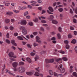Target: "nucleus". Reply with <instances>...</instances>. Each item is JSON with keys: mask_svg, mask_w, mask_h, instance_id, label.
Returning <instances> with one entry per match:
<instances>
[{"mask_svg": "<svg viewBox=\"0 0 77 77\" xmlns=\"http://www.w3.org/2000/svg\"><path fill=\"white\" fill-rule=\"evenodd\" d=\"M20 30H22V33L23 35H26L27 33V30L26 29L25 27L23 26H21L20 27Z\"/></svg>", "mask_w": 77, "mask_h": 77, "instance_id": "obj_1", "label": "nucleus"}, {"mask_svg": "<svg viewBox=\"0 0 77 77\" xmlns=\"http://www.w3.org/2000/svg\"><path fill=\"white\" fill-rule=\"evenodd\" d=\"M63 59L64 61H67L68 60V59L66 57H63L61 58H58L56 60V61L57 62H58L59 63H61L59 62L60 60H62Z\"/></svg>", "mask_w": 77, "mask_h": 77, "instance_id": "obj_2", "label": "nucleus"}, {"mask_svg": "<svg viewBox=\"0 0 77 77\" xmlns=\"http://www.w3.org/2000/svg\"><path fill=\"white\" fill-rule=\"evenodd\" d=\"M17 70L18 72H24V68L23 67H20L17 69Z\"/></svg>", "mask_w": 77, "mask_h": 77, "instance_id": "obj_3", "label": "nucleus"}, {"mask_svg": "<svg viewBox=\"0 0 77 77\" xmlns=\"http://www.w3.org/2000/svg\"><path fill=\"white\" fill-rule=\"evenodd\" d=\"M10 57H14V58H17V56H14V54L13 52H11L8 54Z\"/></svg>", "mask_w": 77, "mask_h": 77, "instance_id": "obj_4", "label": "nucleus"}, {"mask_svg": "<svg viewBox=\"0 0 77 77\" xmlns=\"http://www.w3.org/2000/svg\"><path fill=\"white\" fill-rule=\"evenodd\" d=\"M12 66L14 68H16L18 66V63L14 62L12 64Z\"/></svg>", "mask_w": 77, "mask_h": 77, "instance_id": "obj_5", "label": "nucleus"}, {"mask_svg": "<svg viewBox=\"0 0 77 77\" xmlns=\"http://www.w3.org/2000/svg\"><path fill=\"white\" fill-rule=\"evenodd\" d=\"M36 39H37L36 41L39 43V44H41V40H39V39H40L39 37L38 36H36Z\"/></svg>", "mask_w": 77, "mask_h": 77, "instance_id": "obj_6", "label": "nucleus"}, {"mask_svg": "<svg viewBox=\"0 0 77 77\" xmlns=\"http://www.w3.org/2000/svg\"><path fill=\"white\" fill-rule=\"evenodd\" d=\"M5 71L6 72H8L9 74H10V75H13V76H15V74H13L12 73L10 72V71L8 69H6L5 70Z\"/></svg>", "mask_w": 77, "mask_h": 77, "instance_id": "obj_7", "label": "nucleus"}, {"mask_svg": "<svg viewBox=\"0 0 77 77\" xmlns=\"http://www.w3.org/2000/svg\"><path fill=\"white\" fill-rule=\"evenodd\" d=\"M21 23L22 24H23L26 25V24H27V21L25 20H23L21 21Z\"/></svg>", "mask_w": 77, "mask_h": 77, "instance_id": "obj_8", "label": "nucleus"}, {"mask_svg": "<svg viewBox=\"0 0 77 77\" xmlns=\"http://www.w3.org/2000/svg\"><path fill=\"white\" fill-rule=\"evenodd\" d=\"M60 71L61 73H64L65 71V69L64 68H62L60 69Z\"/></svg>", "mask_w": 77, "mask_h": 77, "instance_id": "obj_9", "label": "nucleus"}, {"mask_svg": "<svg viewBox=\"0 0 77 77\" xmlns=\"http://www.w3.org/2000/svg\"><path fill=\"white\" fill-rule=\"evenodd\" d=\"M52 22L53 24H57V23H58V22L56 20H53Z\"/></svg>", "mask_w": 77, "mask_h": 77, "instance_id": "obj_10", "label": "nucleus"}, {"mask_svg": "<svg viewBox=\"0 0 77 77\" xmlns=\"http://www.w3.org/2000/svg\"><path fill=\"white\" fill-rule=\"evenodd\" d=\"M11 43L14 45H15V46H17V44H16L15 42V40H12L11 41Z\"/></svg>", "mask_w": 77, "mask_h": 77, "instance_id": "obj_11", "label": "nucleus"}, {"mask_svg": "<svg viewBox=\"0 0 77 77\" xmlns=\"http://www.w3.org/2000/svg\"><path fill=\"white\" fill-rule=\"evenodd\" d=\"M6 14L7 15H11V14H13V13L11 11L7 12L6 13Z\"/></svg>", "mask_w": 77, "mask_h": 77, "instance_id": "obj_12", "label": "nucleus"}, {"mask_svg": "<svg viewBox=\"0 0 77 77\" xmlns=\"http://www.w3.org/2000/svg\"><path fill=\"white\" fill-rule=\"evenodd\" d=\"M26 60L27 61V62H29V63H31V62H32V60H31V59H30V58L29 57L27 58L26 59Z\"/></svg>", "mask_w": 77, "mask_h": 77, "instance_id": "obj_13", "label": "nucleus"}, {"mask_svg": "<svg viewBox=\"0 0 77 77\" xmlns=\"http://www.w3.org/2000/svg\"><path fill=\"white\" fill-rule=\"evenodd\" d=\"M26 74L27 75H32V74H33V72H26Z\"/></svg>", "mask_w": 77, "mask_h": 77, "instance_id": "obj_14", "label": "nucleus"}, {"mask_svg": "<svg viewBox=\"0 0 77 77\" xmlns=\"http://www.w3.org/2000/svg\"><path fill=\"white\" fill-rule=\"evenodd\" d=\"M73 68V67H72V66H70V69L69 70V72H73V69H72Z\"/></svg>", "mask_w": 77, "mask_h": 77, "instance_id": "obj_15", "label": "nucleus"}, {"mask_svg": "<svg viewBox=\"0 0 77 77\" xmlns=\"http://www.w3.org/2000/svg\"><path fill=\"white\" fill-rule=\"evenodd\" d=\"M71 6L73 8V11H75L76 14H77V8H76L75 9H74L73 7H72V5H71Z\"/></svg>", "mask_w": 77, "mask_h": 77, "instance_id": "obj_16", "label": "nucleus"}, {"mask_svg": "<svg viewBox=\"0 0 77 77\" xmlns=\"http://www.w3.org/2000/svg\"><path fill=\"white\" fill-rule=\"evenodd\" d=\"M49 74L51 75H53V71H52V70H50L49 71Z\"/></svg>", "mask_w": 77, "mask_h": 77, "instance_id": "obj_17", "label": "nucleus"}, {"mask_svg": "<svg viewBox=\"0 0 77 77\" xmlns=\"http://www.w3.org/2000/svg\"><path fill=\"white\" fill-rule=\"evenodd\" d=\"M48 9H49V11H51V12H53V9L52 7H49L48 8Z\"/></svg>", "mask_w": 77, "mask_h": 77, "instance_id": "obj_18", "label": "nucleus"}, {"mask_svg": "<svg viewBox=\"0 0 77 77\" xmlns=\"http://www.w3.org/2000/svg\"><path fill=\"white\" fill-rule=\"evenodd\" d=\"M13 11L15 14H18L20 12V11L18 10H14Z\"/></svg>", "mask_w": 77, "mask_h": 77, "instance_id": "obj_19", "label": "nucleus"}, {"mask_svg": "<svg viewBox=\"0 0 77 77\" xmlns=\"http://www.w3.org/2000/svg\"><path fill=\"white\" fill-rule=\"evenodd\" d=\"M63 66L62 64H60L59 65V66L58 67V69L59 70H60V68H62Z\"/></svg>", "mask_w": 77, "mask_h": 77, "instance_id": "obj_20", "label": "nucleus"}, {"mask_svg": "<svg viewBox=\"0 0 77 77\" xmlns=\"http://www.w3.org/2000/svg\"><path fill=\"white\" fill-rule=\"evenodd\" d=\"M10 20H9L8 19H5V23H9V21Z\"/></svg>", "mask_w": 77, "mask_h": 77, "instance_id": "obj_21", "label": "nucleus"}, {"mask_svg": "<svg viewBox=\"0 0 77 77\" xmlns=\"http://www.w3.org/2000/svg\"><path fill=\"white\" fill-rule=\"evenodd\" d=\"M54 59H49V62L50 63H53V62H54Z\"/></svg>", "mask_w": 77, "mask_h": 77, "instance_id": "obj_22", "label": "nucleus"}, {"mask_svg": "<svg viewBox=\"0 0 77 77\" xmlns=\"http://www.w3.org/2000/svg\"><path fill=\"white\" fill-rule=\"evenodd\" d=\"M33 21L35 23H38V18H36L35 20H33Z\"/></svg>", "mask_w": 77, "mask_h": 77, "instance_id": "obj_23", "label": "nucleus"}, {"mask_svg": "<svg viewBox=\"0 0 77 77\" xmlns=\"http://www.w3.org/2000/svg\"><path fill=\"white\" fill-rule=\"evenodd\" d=\"M38 18L40 20H41V18H42V19H45L46 18L45 17H44L43 16H41V17H38Z\"/></svg>", "mask_w": 77, "mask_h": 77, "instance_id": "obj_24", "label": "nucleus"}, {"mask_svg": "<svg viewBox=\"0 0 77 77\" xmlns=\"http://www.w3.org/2000/svg\"><path fill=\"white\" fill-rule=\"evenodd\" d=\"M5 64H4V67L2 69V74H3V73H4V72H3V70H4V69H5Z\"/></svg>", "mask_w": 77, "mask_h": 77, "instance_id": "obj_25", "label": "nucleus"}, {"mask_svg": "<svg viewBox=\"0 0 77 77\" xmlns=\"http://www.w3.org/2000/svg\"><path fill=\"white\" fill-rule=\"evenodd\" d=\"M17 38L18 39H20V40H22V41H23V38H22V37L20 36H18L17 37Z\"/></svg>", "mask_w": 77, "mask_h": 77, "instance_id": "obj_26", "label": "nucleus"}, {"mask_svg": "<svg viewBox=\"0 0 77 77\" xmlns=\"http://www.w3.org/2000/svg\"><path fill=\"white\" fill-rule=\"evenodd\" d=\"M38 59H39V57L37 55L35 58V61H37V60H38Z\"/></svg>", "mask_w": 77, "mask_h": 77, "instance_id": "obj_27", "label": "nucleus"}, {"mask_svg": "<svg viewBox=\"0 0 77 77\" xmlns=\"http://www.w3.org/2000/svg\"><path fill=\"white\" fill-rule=\"evenodd\" d=\"M5 42H6V43H7V44H10V41L8 39L5 40Z\"/></svg>", "mask_w": 77, "mask_h": 77, "instance_id": "obj_28", "label": "nucleus"}, {"mask_svg": "<svg viewBox=\"0 0 77 77\" xmlns=\"http://www.w3.org/2000/svg\"><path fill=\"white\" fill-rule=\"evenodd\" d=\"M19 65H24V63L23 62H20L19 63Z\"/></svg>", "mask_w": 77, "mask_h": 77, "instance_id": "obj_29", "label": "nucleus"}, {"mask_svg": "<svg viewBox=\"0 0 77 77\" xmlns=\"http://www.w3.org/2000/svg\"><path fill=\"white\" fill-rule=\"evenodd\" d=\"M71 43L73 44H75L76 43V41L74 39H73L71 42Z\"/></svg>", "mask_w": 77, "mask_h": 77, "instance_id": "obj_30", "label": "nucleus"}, {"mask_svg": "<svg viewBox=\"0 0 77 77\" xmlns=\"http://www.w3.org/2000/svg\"><path fill=\"white\" fill-rule=\"evenodd\" d=\"M45 62L46 63H50V59H46L45 60Z\"/></svg>", "mask_w": 77, "mask_h": 77, "instance_id": "obj_31", "label": "nucleus"}, {"mask_svg": "<svg viewBox=\"0 0 77 77\" xmlns=\"http://www.w3.org/2000/svg\"><path fill=\"white\" fill-rule=\"evenodd\" d=\"M73 75L75 77H77V73L75 72H74L73 73Z\"/></svg>", "mask_w": 77, "mask_h": 77, "instance_id": "obj_32", "label": "nucleus"}, {"mask_svg": "<svg viewBox=\"0 0 77 77\" xmlns=\"http://www.w3.org/2000/svg\"><path fill=\"white\" fill-rule=\"evenodd\" d=\"M29 26H33V23L32 22H29Z\"/></svg>", "mask_w": 77, "mask_h": 77, "instance_id": "obj_33", "label": "nucleus"}, {"mask_svg": "<svg viewBox=\"0 0 77 77\" xmlns=\"http://www.w3.org/2000/svg\"><path fill=\"white\" fill-rule=\"evenodd\" d=\"M30 3H33V4H36L37 3L35 1H31L30 2Z\"/></svg>", "mask_w": 77, "mask_h": 77, "instance_id": "obj_34", "label": "nucleus"}, {"mask_svg": "<svg viewBox=\"0 0 77 77\" xmlns=\"http://www.w3.org/2000/svg\"><path fill=\"white\" fill-rule=\"evenodd\" d=\"M50 17L51 20V19H53V18H54V16H53V15H50Z\"/></svg>", "mask_w": 77, "mask_h": 77, "instance_id": "obj_35", "label": "nucleus"}, {"mask_svg": "<svg viewBox=\"0 0 77 77\" xmlns=\"http://www.w3.org/2000/svg\"><path fill=\"white\" fill-rule=\"evenodd\" d=\"M35 75H36V76H37L38 77L39 76V73L38 72H36L35 74Z\"/></svg>", "mask_w": 77, "mask_h": 77, "instance_id": "obj_36", "label": "nucleus"}, {"mask_svg": "<svg viewBox=\"0 0 77 77\" xmlns=\"http://www.w3.org/2000/svg\"><path fill=\"white\" fill-rule=\"evenodd\" d=\"M57 36L58 37V39H60V38L61 37V36H60V35L59 33H58L57 34Z\"/></svg>", "mask_w": 77, "mask_h": 77, "instance_id": "obj_37", "label": "nucleus"}, {"mask_svg": "<svg viewBox=\"0 0 77 77\" xmlns=\"http://www.w3.org/2000/svg\"><path fill=\"white\" fill-rule=\"evenodd\" d=\"M41 23H47L46 21L43 20H41Z\"/></svg>", "mask_w": 77, "mask_h": 77, "instance_id": "obj_38", "label": "nucleus"}, {"mask_svg": "<svg viewBox=\"0 0 77 77\" xmlns=\"http://www.w3.org/2000/svg\"><path fill=\"white\" fill-rule=\"evenodd\" d=\"M27 15H28V11H27L25 12L24 14V16H26Z\"/></svg>", "mask_w": 77, "mask_h": 77, "instance_id": "obj_39", "label": "nucleus"}, {"mask_svg": "<svg viewBox=\"0 0 77 77\" xmlns=\"http://www.w3.org/2000/svg\"><path fill=\"white\" fill-rule=\"evenodd\" d=\"M28 8H29V9H32V6L30 5H28L27 6Z\"/></svg>", "mask_w": 77, "mask_h": 77, "instance_id": "obj_40", "label": "nucleus"}, {"mask_svg": "<svg viewBox=\"0 0 77 77\" xmlns=\"http://www.w3.org/2000/svg\"><path fill=\"white\" fill-rule=\"evenodd\" d=\"M9 5H10V3H5V5L6 6H9Z\"/></svg>", "mask_w": 77, "mask_h": 77, "instance_id": "obj_41", "label": "nucleus"}, {"mask_svg": "<svg viewBox=\"0 0 77 77\" xmlns=\"http://www.w3.org/2000/svg\"><path fill=\"white\" fill-rule=\"evenodd\" d=\"M63 9L61 8H60L58 9V11H59V12H62L63 11Z\"/></svg>", "mask_w": 77, "mask_h": 77, "instance_id": "obj_42", "label": "nucleus"}, {"mask_svg": "<svg viewBox=\"0 0 77 77\" xmlns=\"http://www.w3.org/2000/svg\"><path fill=\"white\" fill-rule=\"evenodd\" d=\"M27 9V8H26V7H23L21 8V10H23V9Z\"/></svg>", "mask_w": 77, "mask_h": 77, "instance_id": "obj_43", "label": "nucleus"}, {"mask_svg": "<svg viewBox=\"0 0 77 77\" xmlns=\"http://www.w3.org/2000/svg\"><path fill=\"white\" fill-rule=\"evenodd\" d=\"M58 30L59 32H62V28L60 27H59L58 28Z\"/></svg>", "mask_w": 77, "mask_h": 77, "instance_id": "obj_44", "label": "nucleus"}, {"mask_svg": "<svg viewBox=\"0 0 77 77\" xmlns=\"http://www.w3.org/2000/svg\"><path fill=\"white\" fill-rule=\"evenodd\" d=\"M30 54L31 56H34L35 55V53L33 52H32Z\"/></svg>", "mask_w": 77, "mask_h": 77, "instance_id": "obj_45", "label": "nucleus"}, {"mask_svg": "<svg viewBox=\"0 0 77 77\" xmlns=\"http://www.w3.org/2000/svg\"><path fill=\"white\" fill-rule=\"evenodd\" d=\"M66 48L67 49H69V45H67L66 46Z\"/></svg>", "mask_w": 77, "mask_h": 77, "instance_id": "obj_46", "label": "nucleus"}, {"mask_svg": "<svg viewBox=\"0 0 77 77\" xmlns=\"http://www.w3.org/2000/svg\"><path fill=\"white\" fill-rule=\"evenodd\" d=\"M62 75L61 74H59L57 75V77H62Z\"/></svg>", "mask_w": 77, "mask_h": 77, "instance_id": "obj_47", "label": "nucleus"}, {"mask_svg": "<svg viewBox=\"0 0 77 77\" xmlns=\"http://www.w3.org/2000/svg\"><path fill=\"white\" fill-rule=\"evenodd\" d=\"M10 60H12L13 61H16V60L14 58H10Z\"/></svg>", "mask_w": 77, "mask_h": 77, "instance_id": "obj_48", "label": "nucleus"}, {"mask_svg": "<svg viewBox=\"0 0 77 77\" xmlns=\"http://www.w3.org/2000/svg\"><path fill=\"white\" fill-rule=\"evenodd\" d=\"M40 30L42 32H44V29L42 27H41L40 28Z\"/></svg>", "mask_w": 77, "mask_h": 77, "instance_id": "obj_49", "label": "nucleus"}, {"mask_svg": "<svg viewBox=\"0 0 77 77\" xmlns=\"http://www.w3.org/2000/svg\"><path fill=\"white\" fill-rule=\"evenodd\" d=\"M33 34L34 35H35V36L36 35L38 34V32H33Z\"/></svg>", "mask_w": 77, "mask_h": 77, "instance_id": "obj_50", "label": "nucleus"}, {"mask_svg": "<svg viewBox=\"0 0 77 77\" xmlns=\"http://www.w3.org/2000/svg\"><path fill=\"white\" fill-rule=\"evenodd\" d=\"M68 37L69 38H72V35H71V34H69V35H68Z\"/></svg>", "mask_w": 77, "mask_h": 77, "instance_id": "obj_51", "label": "nucleus"}, {"mask_svg": "<svg viewBox=\"0 0 77 77\" xmlns=\"http://www.w3.org/2000/svg\"><path fill=\"white\" fill-rule=\"evenodd\" d=\"M75 52L77 53V46H76L75 48Z\"/></svg>", "mask_w": 77, "mask_h": 77, "instance_id": "obj_52", "label": "nucleus"}, {"mask_svg": "<svg viewBox=\"0 0 77 77\" xmlns=\"http://www.w3.org/2000/svg\"><path fill=\"white\" fill-rule=\"evenodd\" d=\"M14 35L15 36H17L18 35V34L17 32H16L14 33Z\"/></svg>", "mask_w": 77, "mask_h": 77, "instance_id": "obj_53", "label": "nucleus"}, {"mask_svg": "<svg viewBox=\"0 0 77 77\" xmlns=\"http://www.w3.org/2000/svg\"><path fill=\"white\" fill-rule=\"evenodd\" d=\"M64 43L65 44H68V41L67 40H65L64 41Z\"/></svg>", "mask_w": 77, "mask_h": 77, "instance_id": "obj_54", "label": "nucleus"}, {"mask_svg": "<svg viewBox=\"0 0 77 77\" xmlns=\"http://www.w3.org/2000/svg\"><path fill=\"white\" fill-rule=\"evenodd\" d=\"M73 22H74V23H77V21L75 19H74L73 20Z\"/></svg>", "mask_w": 77, "mask_h": 77, "instance_id": "obj_55", "label": "nucleus"}, {"mask_svg": "<svg viewBox=\"0 0 77 77\" xmlns=\"http://www.w3.org/2000/svg\"><path fill=\"white\" fill-rule=\"evenodd\" d=\"M47 12L49 14H53V13H51V12H50V11H49L48 10H47Z\"/></svg>", "mask_w": 77, "mask_h": 77, "instance_id": "obj_56", "label": "nucleus"}, {"mask_svg": "<svg viewBox=\"0 0 77 77\" xmlns=\"http://www.w3.org/2000/svg\"><path fill=\"white\" fill-rule=\"evenodd\" d=\"M26 18L27 19H30V16H27L26 17Z\"/></svg>", "mask_w": 77, "mask_h": 77, "instance_id": "obj_57", "label": "nucleus"}, {"mask_svg": "<svg viewBox=\"0 0 77 77\" xmlns=\"http://www.w3.org/2000/svg\"><path fill=\"white\" fill-rule=\"evenodd\" d=\"M38 45V44L36 43H33V45L34 47H36V46H37Z\"/></svg>", "mask_w": 77, "mask_h": 77, "instance_id": "obj_58", "label": "nucleus"}, {"mask_svg": "<svg viewBox=\"0 0 77 77\" xmlns=\"http://www.w3.org/2000/svg\"><path fill=\"white\" fill-rule=\"evenodd\" d=\"M11 23H14V22H15V20L13 19H11Z\"/></svg>", "mask_w": 77, "mask_h": 77, "instance_id": "obj_59", "label": "nucleus"}, {"mask_svg": "<svg viewBox=\"0 0 77 77\" xmlns=\"http://www.w3.org/2000/svg\"><path fill=\"white\" fill-rule=\"evenodd\" d=\"M10 29L11 30H12L14 29V27L13 26H10Z\"/></svg>", "mask_w": 77, "mask_h": 77, "instance_id": "obj_60", "label": "nucleus"}, {"mask_svg": "<svg viewBox=\"0 0 77 77\" xmlns=\"http://www.w3.org/2000/svg\"><path fill=\"white\" fill-rule=\"evenodd\" d=\"M27 47H28V48H31V46H30V45L29 44H27Z\"/></svg>", "mask_w": 77, "mask_h": 77, "instance_id": "obj_61", "label": "nucleus"}, {"mask_svg": "<svg viewBox=\"0 0 77 77\" xmlns=\"http://www.w3.org/2000/svg\"><path fill=\"white\" fill-rule=\"evenodd\" d=\"M56 38L54 37H53L51 38V40H56Z\"/></svg>", "mask_w": 77, "mask_h": 77, "instance_id": "obj_62", "label": "nucleus"}, {"mask_svg": "<svg viewBox=\"0 0 77 77\" xmlns=\"http://www.w3.org/2000/svg\"><path fill=\"white\" fill-rule=\"evenodd\" d=\"M53 74L55 76H57V74L56 72H54Z\"/></svg>", "mask_w": 77, "mask_h": 77, "instance_id": "obj_63", "label": "nucleus"}, {"mask_svg": "<svg viewBox=\"0 0 77 77\" xmlns=\"http://www.w3.org/2000/svg\"><path fill=\"white\" fill-rule=\"evenodd\" d=\"M70 30H73L74 29V27L72 26H70Z\"/></svg>", "mask_w": 77, "mask_h": 77, "instance_id": "obj_64", "label": "nucleus"}]
</instances>
